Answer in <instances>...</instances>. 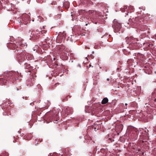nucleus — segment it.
<instances>
[{
  "label": "nucleus",
  "instance_id": "nucleus-20",
  "mask_svg": "<svg viewBox=\"0 0 156 156\" xmlns=\"http://www.w3.org/2000/svg\"><path fill=\"white\" fill-rule=\"evenodd\" d=\"M91 66V65H89V66H90V67Z\"/></svg>",
  "mask_w": 156,
  "mask_h": 156
},
{
  "label": "nucleus",
  "instance_id": "nucleus-13",
  "mask_svg": "<svg viewBox=\"0 0 156 156\" xmlns=\"http://www.w3.org/2000/svg\"><path fill=\"white\" fill-rule=\"evenodd\" d=\"M59 120V119H58V118H57V119H56V120H54V121H57V120Z\"/></svg>",
  "mask_w": 156,
  "mask_h": 156
},
{
  "label": "nucleus",
  "instance_id": "nucleus-8",
  "mask_svg": "<svg viewBox=\"0 0 156 156\" xmlns=\"http://www.w3.org/2000/svg\"><path fill=\"white\" fill-rule=\"evenodd\" d=\"M60 155L57 154H53L52 156H59Z\"/></svg>",
  "mask_w": 156,
  "mask_h": 156
},
{
  "label": "nucleus",
  "instance_id": "nucleus-22",
  "mask_svg": "<svg viewBox=\"0 0 156 156\" xmlns=\"http://www.w3.org/2000/svg\"><path fill=\"white\" fill-rule=\"evenodd\" d=\"M86 59H87V57H86Z\"/></svg>",
  "mask_w": 156,
  "mask_h": 156
},
{
  "label": "nucleus",
  "instance_id": "nucleus-18",
  "mask_svg": "<svg viewBox=\"0 0 156 156\" xmlns=\"http://www.w3.org/2000/svg\"><path fill=\"white\" fill-rule=\"evenodd\" d=\"M127 105V103L125 104V105Z\"/></svg>",
  "mask_w": 156,
  "mask_h": 156
},
{
  "label": "nucleus",
  "instance_id": "nucleus-6",
  "mask_svg": "<svg viewBox=\"0 0 156 156\" xmlns=\"http://www.w3.org/2000/svg\"><path fill=\"white\" fill-rule=\"evenodd\" d=\"M127 7L126 6H124V8L122 9L121 11L122 12H125V10L126 9H127Z\"/></svg>",
  "mask_w": 156,
  "mask_h": 156
},
{
  "label": "nucleus",
  "instance_id": "nucleus-5",
  "mask_svg": "<svg viewBox=\"0 0 156 156\" xmlns=\"http://www.w3.org/2000/svg\"><path fill=\"white\" fill-rule=\"evenodd\" d=\"M0 156H8V154L5 151H4L1 154Z\"/></svg>",
  "mask_w": 156,
  "mask_h": 156
},
{
  "label": "nucleus",
  "instance_id": "nucleus-9",
  "mask_svg": "<svg viewBox=\"0 0 156 156\" xmlns=\"http://www.w3.org/2000/svg\"><path fill=\"white\" fill-rule=\"evenodd\" d=\"M87 0H84V3L87 4Z\"/></svg>",
  "mask_w": 156,
  "mask_h": 156
},
{
  "label": "nucleus",
  "instance_id": "nucleus-16",
  "mask_svg": "<svg viewBox=\"0 0 156 156\" xmlns=\"http://www.w3.org/2000/svg\"><path fill=\"white\" fill-rule=\"evenodd\" d=\"M154 94H155L154 93L152 94V96L153 97L154 96Z\"/></svg>",
  "mask_w": 156,
  "mask_h": 156
},
{
  "label": "nucleus",
  "instance_id": "nucleus-12",
  "mask_svg": "<svg viewBox=\"0 0 156 156\" xmlns=\"http://www.w3.org/2000/svg\"><path fill=\"white\" fill-rule=\"evenodd\" d=\"M3 80V79H0V82L2 81Z\"/></svg>",
  "mask_w": 156,
  "mask_h": 156
},
{
  "label": "nucleus",
  "instance_id": "nucleus-15",
  "mask_svg": "<svg viewBox=\"0 0 156 156\" xmlns=\"http://www.w3.org/2000/svg\"><path fill=\"white\" fill-rule=\"evenodd\" d=\"M127 127H133V126L130 125V126H128Z\"/></svg>",
  "mask_w": 156,
  "mask_h": 156
},
{
  "label": "nucleus",
  "instance_id": "nucleus-11",
  "mask_svg": "<svg viewBox=\"0 0 156 156\" xmlns=\"http://www.w3.org/2000/svg\"><path fill=\"white\" fill-rule=\"evenodd\" d=\"M97 128H98L97 129H98V128H99V127H94V130L95 131H96V129H97Z\"/></svg>",
  "mask_w": 156,
  "mask_h": 156
},
{
  "label": "nucleus",
  "instance_id": "nucleus-7",
  "mask_svg": "<svg viewBox=\"0 0 156 156\" xmlns=\"http://www.w3.org/2000/svg\"><path fill=\"white\" fill-rule=\"evenodd\" d=\"M147 45L148 47H152L153 46V45L152 44H147Z\"/></svg>",
  "mask_w": 156,
  "mask_h": 156
},
{
  "label": "nucleus",
  "instance_id": "nucleus-4",
  "mask_svg": "<svg viewBox=\"0 0 156 156\" xmlns=\"http://www.w3.org/2000/svg\"><path fill=\"white\" fill-rule=\"evenodd\" d=\"M70 110V108H68L65 109L64 112L66 114L68 115L70 113V112L69 111Z\"/></svg>",
  "mask_w": 156,
  "mask_h": 156
},
{
  "label": "nucleus",
  "instance_id": "nucleus-21",
  "mask_svg": "<svg viewBox=\"0 0 156 156\" xmlns=\"http://www.w3.org/2000/svg\"><path fill=\"white\" fill-rule=\"evenodd\" d=\"M139 8L140 9H141V7H139Z\"/></svg>",
  "mask_w": 156,
  "mask_h": 156
},
{
  "label": "nucleus",
  "instance_id": "nucleus-14",
  "mask_svg": "<svg viewBox=\"0 0 156 156\" xmlns=\"http://www.w3.org/2000/svg\"><path fill=\"white\" fill-rule=\"evenodd\" d=\"M109 80H110V79H109V78H107V81H109Z\"/></svg>",
  "mask_w": 156,
  "mask_h": 156
},
{
  "label": "nucleus",
  "instance_id": "nucleus-2",
  "mask_svg": "<svg viewBox=\"0 0 156 156\" xmlns=\"http://www.w3.org/2000/svg\"><path fill=\"white\" fill-rule=\"evenodd\" d=\"M112 27L115 29V32H118L119 31L121 27V25L120 23L117 22L116 20H114L113 22Z\"/></svg>",
  "mask_w": 156,
  "mask_h": 156
},
{
  "label": "nucleus",
  "instance_id": "nucleus-3",
  "mask_svg": "<svg viewBox=\"0 0 156 156\" xmlns=\"http://www.w3.org/2000/svg\"><path fill=\"white\" fill-rule=\"evenodd\" d=\"M108 101V99L107 98H103L101 101L102 104H106Z\"/></svg>",
  "mask_w": 156,
  "mask_h": 156
},
{
  "label": "nucleus",
  "instance_id": "nucleus-24",
  "mask_svg": "<svg viewBox=\"0 0 156 156\" xmlns=\"http://www.w3.org/2000/svg\"><path fill=\"white\" fill-rule=\"evenodd\" d=\"M79 66L80 67V65H79Z\"/></svg>",
  "mask_w": 156,
  "mask_h": 156
},
{
  "label": "nucleus",
  "instance_id": "nucleus-25",
  "mask_svg": "<svg viewBox=\"0 0 156 156\" xmlns=\"http://www.w3.org/2000/svg\"><path fill=\"white\" fill-rule=\"evenodd\" d=\"M86 25H87V24H86Z\"/></svg>",
  "mask_w": 156,
  "mask_h": 156
},
{
  "label": "nucleus",
  "instance_id": "nucleus-19",
  "mask_svg": "<svg viewBox=\"0 0 156 156\" xmlns=\"http://www.w3.org/2000/svg\"><path fill=\"white\" fill-rule=\"evenodd\" d=\"M83 0H81V2H83Z\"/></svg>",
  "mask_w": 156,
  "mask_h": 156
},
{
  "label": "nucleus",
  "instance_id": "nucleus-17",
  "mask_svg": "<svg viewBox=\"0 0 156 156\" xmlns=\"http://www.w3.org/2000/svg\"><path fill=\"white\" fill-rule=\"evenodd\" d=\"M154 101H156V98H155V99H154Z\"/></svg>",
  "mask_w": 156,
  "mask_h": 156
},
{
  "label": "nucleus",
  "instance_id": "nucleus-1",
  "mask_svg": "<svg viewBox=\"0 0 156 156\" xmlns=\"http://www.w3.org/2000/svg\"><path fill=\"white\" fill-rule=\"evenodd\" d=\"M139 18V17H136L135 19H129V22L128 23V24L133 27H136L137 26L140 24V23L138 21Z\"/></svg>",
  "mask_w": 156,
  "mask_h": 156
},
{
  "label": "nucleus",
  "instance_id": "nucleus-23",
  "mask_svg": "<svg viewBox=\"0 0 156 156\" xmlns=\"http://www.w3.org/2000/svg\"><path fill=\"white\" fill-rule=\"evenodd\" d=\"M79 66L80 67V65H79Z\"/></svg>",
  "mask_w": 156,
  "mask_h": 156
},
{
  "label": "nucleus",
  "instance_id": "nucleus-10",
  "mask_svg": "<svg viewBox=\"0 0 156 156\" xmlns=\"http://www.w3.org/2000/svg\"><path fill=\"white\" fill-rule=\"evenodd\" d=\"M45 118H48V116H47V114H46V115H45Z\"/></svg>",
  "mask_w": 156,
  "mask_h": 156
}]
</instances>
